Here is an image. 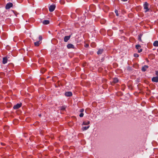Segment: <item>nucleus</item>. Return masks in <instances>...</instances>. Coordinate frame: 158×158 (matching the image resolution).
I'll use <instances>...</instances> for the list:
<instances>
[{"instance_id":"4","label":"nucleus","mask_w":158,"mask_h":158,"mask_svg":"<svg viewBox=\"0 0 158 158\" xmlns=\"http://www.w3.org/2000/svg\"><path fill=\"white\" fill-rule=\"evenodd\" d=\"M22 105V103H17L13 107V109L15 110L17 109L20 107Z\"/></svg>"},{"instance_id":"18","label":"nucleus","mask_w":158,"mask_h":158,"mask_svg":"<svg viewBox=\"0 0 158 158\" xmlns=\"http://www.w3.org/2000/svg\"><path fill=\"white\" fill-rule=\"evenodd\" d=\"M89 126H88L87 127H84L82 128V130L83 131H85L87 130L89 127Z\"/></svg>"},{"instance_id":"2","label":"nucleus","mask_w":158,"mask_h":158,"mask_svg":"<svg viewBox=\"0 0 158 158\" xmlns=\"http://www.w3.org/2000/svg\"><path fill=\"white\" fill-rule=\"evenodd\" d=\"M56 7V5H55L52 4V5H50L49 7V11L50 12H52L53 11Z\"/></svg>"},{"instance_id":"16","label":"nucleus","mask_w":158,"mask_h":158,"mask_svg":"<svg viewBox=\"0 0 158 158\" xmlns=\"http://www.w3.org/2000/svg\"><path fill=\"white\" fill-rule=\"evenodd\" d=\"M142 34H140L138 36V40H139V41L140 42H142L141 37L142 36Z\"/></svg>"},{"instance_id":"30","label":"nucleus","mask_w":158,"mask_h":158,"mask_svg":"<svg viewBox=\"0 0 158 158\" xmlns=\"http://www.w3.org/2000/svg\"><path fill=\"white\" fill-rule=\"evenodd\" d=\"M89 45L88 44H86L85 45V47L86 48L88 47H89Z\"/></svg>"},{"instance_id":"27","label":"nucleus","mask_w":158,"mask_h":158,"mask_svg":"<svg viewBox=\"0 0 158 158\" xmlns=\"http://www.w3.org/2000/svg\"><path fill=\"white\" fill-rule=\"evenodd\" d=\"M84 109H81L80 110V111L81 112H84Z\"/></svg>"},{"instance_id":"24","label":"nucleus","mask_w":158,"mask_h":158,"mask_svg":"<svg viewBox=\"0 0 158 158\" xmlns=\"http://www.w3.org/2000/svg\"><path fill=\"white\" fill-rule=\"evenodd\" d=\"M60 2L61 4H63L64 3V0H60Z\"/></svg>"},{"instance_id":"8","label":"nucleus","mask_w":158,"mask_h":158,"mask_svg":"<svg viewBox=\"0 0 158 158\" xmlns=\"http://www.w3.org/2000/svg\"><path fill=\"white\" fill-rule=\"evenodd\" d=\"M71 37V35L65 36L64 38V41L65 42H67Z\"/></svg>"},{"instance_id":"19","label":"nucleus","mask_w":158,"mask_h":158,"mask_svg":"<svg viewBox=\"0 0 158 158\" xmlns=\"http://www.w3.org/2000/svg\"><path fill=\"white\" fill-rule=\"evenodd\" d=\"M118 81V80L117 78H114L113 79V82L114 83H116Z\"/></svg>"},{"instance_id":"21","label":"nucleus","mask_w":158,"mask_h":158,"mask_svg":"<svg viewBox=\"0 0 158 158\" xmlns=\"http://www.w3.org/2000/svg\"><path fill=\"white\" fill-rule=\"evenodd\" d=\"M94 7V5H92L91 6H90V10L92 11H94V10H91V8H93V7Z\"/></svg>"},{"instance_id":"13","label":"nucleus","mask_w":158,"mask_h":158,"mask_svg":"<svg viewBox=\"0 0 158 158\" xmlns=\"http://www.w3.org/2000/svg\"><path fill=\"white\" fill-rule=\"evenodd\" d=\"M42 23L44 25H47L49 23V21L48 20H44L43 21Z\"/></svg>"},{"instance_id":"11","label":"nucleus","mask_w":158,"mask_h":158,"mask_svg":"<svg viewBox=\"0 0 158 158\" xmlns=\"http://www.w3.org/2000/svg\"><path fill=\"white\" fill-rule=\"evenodd\" d=\"M7 57H4L3 58L2 63L4 64H6L7 62Z\"/></svg>"},{"instance_id":"12","label":"nucleus","mask_w":158,"mask_h":158,"mask_svg":"<svg viewBox=\"0 0 158 158\" xmlns=\"http://www.w3.org/2000/svg\"><path fill=\"white\" fill-rule=\"evenodd\" d=\"M41 43V42L40 41H37L34 43V45L35 46H38Z\"/></svg>"},{"instance_id":"7","label":"nucleus","mask_w":158,"mask_h":158,"mask_svg":"<svg viewBox=\"0 0 158 158\" xmlns=\"http://www.w3.org/2000/svg\"><path fill=\"white\" fill-rule=\"evenodd\" d=\"M72 95V93L71 92H66L65 93V95L66 97H70Z\"/></svg>"},{"instance_id":"14","label":"nucleus","mask_w":158,"mask_h":158,"mask_svg":"<svg viewBox=\"0 0 158 158\" xmlns=\"http://www.w3.org/2000/svg\"><path fill=\"white\" fill-rule=\"evenodd\" d=\"M90 123V122L89 121H85L83 122L82 125H86L89 124Z\"/></svg>"},{"instance_id":"33","label":"nucleus","mask_w":158,"mask_h":158,"mask_svg":"<svg viewBox=\"0 0 158 158\" xmlns=\"http://www.w3.org/2000/svg\"><path fill=\"white\" fill-rule=\"evenodd\" d=\"M39 116L40 117V116H41V114H39Z\"/></svg>"},{"instance_id":"26","label":"nucleus","mask_w":158,"mask_h":158,"mask_svg":"<svg viewBox=\"0 0 158 158\" xmlns=\"http://www.w3.org/2000/svg\"><path fill=\"white\" fill-rule=\"evenodd\" d=\"M83 116H84V114L82 113H81L79 115V116L80 117H82Z\"/></svg>"},{"instance_id":"20","label":"nucleus","mask_w":158,"mask_h":158,"mask_svg":"<svg viewBox=\"0 0 158 158\" xmlns=\"http://www.w3.org/2000/svg\"><path fill=\"white\" fill-rule=\"evenodd\" d=\"M66 108V107L65 106H62L61 107L60 109L61 110L63 111Z\"/></svg>"},{"instance_id":"32","label":"nucleus","mask_w":158,"mask_h":158,"mask_svg":"<svg viewBox=\"0 0 158 158\" xmlns=\"http://www.w3.org/2000/svg\"><path fill=\"white\" fill-rule=\"evenodd\" d=\"M121 1L123 2H126L128 0H121Z\"/></svg>"},{"instance_id":"17","label":"nucleus","mask_w":158,"mask_h":158,"mask_svg":"<svg viewBox=\"0 0 158 158\" xmlns=\"http://www.w3.org/2000/svg\"><path fill=\"white\" fill-rule=\"evenodd\" d=\"M153 45L155 47H158V41H155L153 43Z\"/></svg>"},{"instance_id":"31","label":"nucleus","mask_w":158,"mask_h":158,"mask_svg":"<svg viewBox=\"0 0 158 158\" xmlns=\"http://www.w3.org/2000/svg\"><path fill=\"white\" fill-rule=\"evenodd\" d=\"M127 70L129 71L131 70V68L130 67H127Z\"/></svg>"},{"instance_id":"1","label":"nucleus","mask_w":158,"mask_h":158,"mask_svg":"<svg viewBox=\"0 0 158 158\" xmlns=\"http://www.w3.org/2000/svg\"><path fill=\"white\" fill-rule=\"evenodd\" d=\"M148 4L146 2L143 4L144 9L145 10V12H146L149 11V9L148 8Z\"/></svg>"},{"instance_id":"15","label":"nucleus","mask_w":158,"mask_h":158,"mask_svg":"<svg viewBox=\"0 0 158 158\" xmlns=\"http://www.w3.org/2000/svg\"><path fill=\"white\" fill-rule=\"evenodd\" d=\"M103 51V49H99L97 52V54L98 55L102 54Z\"/></svg>"},{"instance_id":"9","label":"nucleus","mask_w":158,"mask_h":158,"mask_svg":"<svg viewBox=\"0 0 158 158\" xmlns=\"http://www.w3.org/2000/svg\"><path fill=\"white\" fill-rule=\"evenodd\" d=\"M67 47L68 49L74 48V45L71 44H68L67 46Z\"/></svg>"},{"instance_id":"22","label":"nucleus","mask_w":158,"mask_h":158,"mask_svg":"<svg viewBox=\"0 0 158 158\" xmlns=\"http://www.w3.org/2000/svg\"><path fill=\"white\" fill-rule=\"evenodd\" d=\"M39 41H40V42H41V41L42 40V36L41 35H40L39 37Z\"/></svg>"},{"instance_id":"34","label":"nucleus","mask_w":158,"mask_h":158,"mask_svg":"<svg viewBox=\"0 0 158 158\" xmlns=\"http://www.w3.org/2000/svg\"><path fill=\"white\" fill-rule=\"evenodd\" d=\"M48 32L49 33H50V31H48Z\"/></svg>"},{"instance_id":"28","label":"nucleus","mask_w":158,"mask_h":158,"mask_svg":"<svg viewBox=\"0 0 158 158\" xmlns=\"http://www.w3.org/2000/svg\"><path fill=\"white\" fill-rule=\"evenodd\" d=\"M155 74L157 76V77L158 76V71H155Z\"/></svg>"},{"instance_id":"3","label":"nucleus","mask_w":158,"mask_h":158,"mask_svg":"<svg viewBox=\"0 0 158 158\" xmlns=\"http://www.w3.org/2000/svg\"><path fill=\"white\" fill-rule=\"evenodd\" d=\"M13 6V4L11 2H9L7 3L5 6V8L6 9H9L10 7H12Z\"/></svg>"},{"instance_id":"10","label":"nucleus","mask_w":158,"mask_h":158,"mask_svg":"<svg viewBox=\"0 0 158 158\" xmlns=\"http://www.w3.org/2000/svg\"><path fill=\"white\" fill-rule=\"evenodd\" d=\"M148 65H145L142 67V70L143 72H145L147 70V69H148Z\"/></svg>"},{"instance_id":"5","label":"nucleus","mask_w":158,"mask_h":158,"mask_svg":"<svg viewBox=\"0 0 158 158\" xmlns=\"http://www.w3.org/2000/svg\"><path fill=\"white\" fill-rule=\"evenodd\" d=\"M141 46L139 44H137L135 45V48L138 49V52L140 53L142 51V49L141 48Z\"/></svg>"},{"instance_id":"29","label":"nucleus","mask_w":158,"mask_h":158,"mask_svg":"<svg viewBox=\"0 0 158 158\" xmlns=\"http://www.w3.org/2000/svg\"><path fill=\"white\" fill-rule=\"evenodd\" d=\"M46 70L45 69H43V70H41V72L42 73H43L44 72H45V71Z\"/></svg>"},{"instance_id":"6","label":"nucleus","mask_w":158,"mask_h":158,"mask_svg":"<svg viewBox=\"0 0 158 158\" xmlns=\"http://www.w3.org/2000/svg\"><path fill=\"white\" fill-rule=\"evenodd\" d=\"M152 81L154 82H158V77L156 76L153 77L152 79Z\"/></svg>"},{"instance_id":"25","label":"nucleus","mask_w":158,"mask_h":158,"mask_svg":"<svg viewBox=\"0 0 158 158\" xmlns=\"http://www.w3.org/2000/svg\"><path fill=\"white\" fill-rule=\"evenodd\" d=\"M134 56L136 57H138L139 56V55L136 53L134 54Z\"/></svg>"},{"instance_id":"23","label":"nucleus","mask_w":158,"mask_h":158,"mask_svg":"<svg viewBox=\"0 0 158 158\" xmlns=\"http://www.w3.org/2000/svg\"><path fill=\"white\" fill-rule=\"evenodd\" d=\"M115 13L116 14V15L117 16H118L119 15L118 14V11L117 10H115Z\"/></svg>"}]
</instances>
